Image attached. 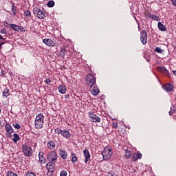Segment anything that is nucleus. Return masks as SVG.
<instances>
[{
	"label": "nucleus",
	"instance_id": "nucleus-13",
	"mask_svg": "<svg viewBox=\"0 0 176 176\" xmlns=\"http://www.w3.org/2000/svg\"><path fill=\"white\" fill-rule=\"evenodd\" d=\"M5 129L8 133V134H12V133H14V130H13V128L12 126L9 124H6L5 126Z\"/></svg>",
	"mask_w": 176,
	"mask_h": 176
},
{
	"label": "nucleus",
	"instance_id": "nucleus-6",
	"mask_svg": "<svg viewBox=\"0 0 176 176\" xmlns=\"http://www.w3.org/2000/svg\"><path fill=\"white\" fill-rule=\"evenodd\" d=\"M22 149L25 156H28V157H30V156H32V148H31V147L25 145L23 146Z\"/></svg>",
	"mask_w": 176,
	"mask_h": 176
},
{
	"label": "nucleus",
	"instance_id": "nucleus-45",
	"mask_svg": "<svg viewBox=\"0 0 176 176\" xmlns=\"http://www.w3.org/2000/svg\"><path fill=\"white\" fill-rule=\"evenodd\" d=\"M173 5L176 7V0H172Z\"/></svg>",
	"mask_w": 176,
	"mask_h": 176
},
{
	"label": "nucleus",
	"instance_id": "nucleus-33",
	"mask_svg": "<svg viewBox=\"0 0 176 176\" xmlns=\"http://www.w3.org/2000/svg\"><path fill=\"white\" fill-rule=\"evenodd\" d=\"M13 127H14V129H16V130H20V129L21 128V126H20V124L19 123H13L12 124Z\"/></svg>",
	"mask_w": 176,
	"mask_h": 176
},
{
	"label": "nucleus",
	"instance_id": "nucleus-44",
	"mask_svg": "<svg viewBox=\"0 0 176 176\" xmlns=\"http://www.w3.org/2000/svg\"><path fill=\"white\" fill-rule=\"evenodd\" d=\"M147 16H148V17H149L150 19H152L153 14H151V13H148V14H147Z\"/></svg>",
	"mask_w": 176,
	"mask_h": 176
},
{
	"label": "nucleus",
	"instance_id": "nucleus-3",
	"mask_svg": "<svg viewBox=\"0 0 176 176\" xmlns=\"http://www.w3.org/2000/svg\"><path fill=\"white\" fill-rule=\"evenodd\" d=\"M96 78L94 76V75L91 74H89L87 76H86V82H87V86H94V85H96Z\"/></svg>",
	"mask_w": 176,
	"mask_h": 176
},
{
	"label": "nucleus",
	"instance_id": "nucleus-28",
	"mask_svg": "<svg viewBox=\"0 0 176 176\" xmlns=\"http://www.w3.org/2000/svg\"><path fill=\"white\" fill-rule=\"evenodd\" d=\"M126 159H130L131 157V152L129 150H126L125 151V155H124Z\"/></svg>",
	"mask_w": 176,
	"mask_h": 176
},
{
	"label": "nucleus",
	"instance_id": "nucleus-40",
	"mask_svg": "<svg viewBox=\"0 0 176 176\" xmlns=\"http://www.w3.org/2000/svg\"><path fill=\"white\" fill-rule=\"evenodd\" d=\"M45 83H46V85H50V83H52V80H50V78H46L45 80H44Z\"/></svg>",
	"mask_w": 176,
	"mask_h": 176
},
{
	"label": "nucleus",
	"instance_id": "nucleus-9",
	"mask_svg": "<svg viewBox=\"0 0 176 176\" xmlns=\"http://www.w3.org/2000/svg\"><path fill=\"white\" fill-rule=\"evenodd\" d=\"M89 116L91 118V122H94V123H100L101 122V118L93 113H89Z\"/></svg>",
	"mask_w": 176,
	"mask_h": 176
},
{
	"label": "nucleus",
	"instance_id": "nucleus-11",
	"mask_svg": "<svg viewBox=\"0 0 176 176\" xmlns=\"http://www.w3.org/2000/svg\"><path fill=\"white\" fill-rule=\"evenodd\" d=\"M163 89H164L167 92H170L174 89V85L167 83L163 86Z\"/></svg>",
	"mask_w": 176,
	"mask_h": 176
},
{
	"label": "nucleus",
	"instance_id": "nucleus-16",
	"mask_svg": "<svg viewBox=\"0 0 176 176\" xmlns=\"http://www.w3.org/2000/svg\"><path fill=\"white\" fill-rule=\"evenodd\" d=\"M157 71H158V72H162V74H164L165 75H167V74H168V70H167V69H166V67H157Z\"/></svg>",
	"mask_w": 176,
	"mask_h": 176
},
{
	"label": "nucleus",
	"instance_id": "nucleus-43",
	"mask_svg": "<svg viewBox=\"0 0 176 176\" xmlns=\"http://www.w3.org/2000/svg\"><path fill=\"white\" fill-rule=\"evenodd\" d=\"M112 127H113V129H118V122H113Z\"/></svg>",
	"mask_w": 176,
	"mask_h": 176
},
{
	"label": "nucleus",
	"instance_id": "nucleus-49",
	"mask_svg": "<svg viewBox=\"0 0 176 176\" xmlns=\"http://www.w3.org/2000/svg\"><path fill=\"white\" fill-rule=\"evenodd\" d=\"M0 49H2V45H1V44H0Z\"/></svg>",
	"mask_w": 176,
	"mask_h": 176
},
{
	"label": "nucleus",
	"instance_id": "nucleus-26",
	"mask_svg": "<svg viewBox=\"0 0 176 176\" xmlns=\"http://www.w3.org/2000/svg\"><path fill=\"white\" fill-rule=\"evenodd\" d=\"M12 12L14 16H16V14H17V7H16L14 3H12Z\"/></svg>",
	"mask_w": 176,
	"mask_h": 176
},
{
	"label": "nucleus",
	"instance_id": "nucleus-22",
	"mask_svg": "<svg viewBox=\"0 0 176 176\" xmlns=\"http://www.w3.org/2000/svg\"><path fill=\"white\" fill-rule=\"evenodd\" d=\"M10 26L14 31H20V30H21V27L17 25L10 24Z\"/></svg>",
	"mask_w": 176,
	"mask_h": 176
},
{
	"label": "nucleus",
	"instance_id": "nucleus-2",
	"mask_svg": "<svg viewBox=\"0 0 176 176\" xmlns=\"http://www.w3.org/2000/svg\"><path fill=\"white\" fill-rule=\"evenodd\" d=\"M45 119V116L43 114L39 113L36 116L35 120V127L36 129H42L43 127V120Z\"/></svg>",
	"mask_w": 176,
	"mask_h": 176
},
{
	"label": "nucleus",
	"instance_id": "nucleus-23",
	"mask_svg": "<svg viewBox=\"0 0 176 176\" xmlns=\"http://www.w3.org/2000/svg\"><path fill=\"white\" fill-rule=\"evenodd\" d=\"M59 155L62 159H67V154L65 151L64 150H60Z\"/></svg>",
	"mask_w": 176,
	"mask_h": 176
},
{
	"label": "nucleus",
	"instance_id": "nucleus-12",
	"mask_svg": "<svg viewBox=\"0 0 176 176\" xmlns=\"http://www.w3.org/2000/svg\"><path fill=\"white\" fill-rule=\"evenodd\" d=\"M83 153L85 157V163H87L89 160H90V153L87 149H85L84 150Z\"/></svg>",
	"mask_w": 176,
	"mask_h": 176
},
{
	"label": "nucleus",
	"instance_id": "nucleus-38",
	"mask_svg": "<svg viewBox=\"0 0 176 176\" xmlns=\"http://www.w3.org/2000/svg\"><path fill=\"white\" fill-rule=\"evenodd\" d=\"M0 34H5V35H6L8 34V30H6V29L3 28L0 30Z\"/></svg>",
	"mask_w": 176,
	"mask_h": 176
},
{
	"label": "nucleus",
	"instance_id": "nucleus-5",
	"mask_svg": "<svg viewBox=\"0 0 176 176\" xmlns=\"http://www.w3.org/2000/svg\"><path fill=\"white\" fill-rule=\"evenodd\" d=\"M46 168L48 170L47 175H53V173L56 170V164L54 162H49L46 165Z\"/></svg>",
	"mask_w": 176,
	"mask_h": 176
},
{
	"label": "nucleus",
	"instance_id": "nucleus-46",
	"mask_svg": "<svg viewBox=\"0 0 176 176\" xmlns=\"http://www.w3.org/2000/svg\"><path fill=\"white\" fill-rule=\"evenodd\" d=\"M6 43V41H1L0 45L2 46L3 45H5Z\"/></svg>",
	"mask_w": 176,
	"mask_h": 176
},
{
	"label": "nucleus",
	"instance_id": "nucleus-51",
	"mask_svg": "<svg viewBox=\"0 0 176 176\" xmlns=\"http://www.w3.org/2000/svg\"><path fill=\"white\" fill-rule=\"evenodd\" d=\"M5 25V27H8V25Z\"/></svg>",
	"mask_w": 176,
	"mask_h": 176
},
{
	"label": "nucleus",
	"instance_id": "nucleus-41",
	"mask_svg": "<svg viewBox=\"0 0 176 176\" xmlns=\"http://www.w3.org/2000/svg\"><path fill=\"white\" fill-rule=\"evenodd\" d=\"M26 176H36L34 172H28Z\"/></svg>",
	"mask_w": 176,
	"mask_h": 176
},
{
	"label": "nucleus",
	"instance_id": "nucleus-24",
	"mask_svg": "<svg viewBox=\"0 0 176 176\" xmlns=\"http://www.w3.org/2000/svg\"><path fill=\"white\" fill-rule=\"evenodd\" d=\"M67 53H68V51H67L65 48H60V56L61 57H65V54H67Z\"/></svg>",
	"mask_w": 176,
	"mask_h": 176
},
{
	"label": "nucleus",
	"instance_id": "nucleus-37",
	"mask_svg": "<svg viewBox=\"0 0 176 176\" xmlns=\"http://www.w3.org/2000/svg\"><path fill=\"white\" fill-rule=\"evenodd\" d=\"M107 176H118V174H116V173H115L113 171H110L108 173Z\"/></svg>",
	"mask_w": 176,
	"mask_h": 176
},
{
	"label": "nucleus",
	"instance_id": "nucleus-7",
	"mask_svg": "<svg viewBox=\"0 0 176 176\" xmlns=\"http://www.w3.org/2000/svg\"><path fill=\"white\" fill-rule=\"evenodd\" d=\"M89 91H91V94H93V96H98V94L100 93V89H98L97 84L90 86Z\"/></svg>",
	"mask_w": 176,
	"mask_h": 176
},
{
	"label": "nucleus",
	"instance_id": "nucleus-29",
	"mask_svg": "<svg viewBox=\"0 0 176 176\" xmlns=\"http://www.w3.org/2000/svg\"><path fill=\"white\" fill-rule=\"evenodd\" d=\"M78 161V157H76V154L72 153V163H75V162Z\"/></svg>",
	"mask_w": 176,
	"mask_h": 176
},
{
	"label": "nucleus",
	"instance_id": "nucleus-35",
	"mask_svg": "<svg viewBox=\"0 0 176 176\" xmlns=\"http://www.w3.org/2000/svg\"><path fill=\"white\" fill-rule=\"evenodd\" d=\"M152 20H155V21H160V18L157 16V15H153L152 16Z\"/></svg>",
	"mask_w": 176,
	"mask_h": 176
},
{
	"label": "nucleus",
	"instance_id": "nucleus-34",
	"mask_svg": "<svg viewBox=\"0 0 176 176\" xmlns=\"http://www.w3.org/2000/svg\"><path fill=\"white\" fill-rule=\"evenodd\" d=\"M55 134H62V133H63V130H61V129H60V128H56V129H55Z\"/></svg>",
	"mask_w": 176,
	"mask_h": 176
},
{
	"label": "nucleus",
	"instance_id": "nucleus-52",
	"mask_svg": "<svg viewBox=\"0 0 176 176\" xmlns=\"http://www.w3.org/2000/svg\"><path fill=\"white\" fill-rule=\"evenodd\" d=\"M5 25V27H8V25Z\"/></svg>",
	"mask_w": 176,
	"mask_h": 176
},
{
	"label": "nucleus",
	"instance_id": "nucleus-18",
	"mask_svg": "<svg viewBox=\"0 0 176 176\" xmlns=\"http://www.w3.org/2000/svg\"><path fill=\"white\" fill-rule=\"evenodd\" d=\"M61 135L65 138H71V133L67 130L62 131Z\"/></svg>",
	"mask_w": 176,
	"mask_h": 176
},
{
	"label": "nucleus",
	"instance_id": "nucleus-17",
	"mask_svg": "<svg viewBox=\"0 0 176 176\" xmlns=\"http://www.w3.org/2000/svg\"><path fill=\"white\" fill-rule=\"evenodd\" d=\"M58 89L59 93H61V94H65L67 91V87H65V85H59Z\"/></svg>",
	"mask_w": 176,
	"mask_h": 176
},
{
	"label": "nucleus",
	"instance_id": "nucleus-15",
	"mask_svg": "<svg viewBox=\"0 0 176 176\" xmlns=\"http://www.w3.org/2000/svg\"><path fill=\"white\" fill-rule=\"evenodd\" d=\"M43 155H45L43 151H40L38 153V159H39L40 163H45L46 162V159H45V157H43Z\"/></svg>",
	"mask_w": 176,
	"mask_h": 176
},
{
	"label": "nucleus",
	"instance_id": "nucleus-20",
	"mask_svg": "<svg viewBox=\"0 0 176 176\" xmlns=\"http://www.w3.org/2000/svg\"><path fill=\"white\" fill-rule=\"evenodd\" d=\"M47 147L48 149H54L56 148V143L51 140L47 144Z\"/></svg>",
	"mask_w": 176,
	"mask_h": 176
},
{
	"label": "nucleus",
	"instance_id": "nucleus-30",
	"mask_svg": "<svg viewBox=\"0 0 176 176\" xmlns=\"http://www.w3.org/2000/svg\"><path fill=\"white\" fill-rule=\"evenodd\" d=\"M41 10V8H33V13L34 16H36L38 13L39 11Z\"/></svg>",
	"mask_w": 176,
	"mask_h": 176
},
{
	"label": "nucleus",
	"instance_id": "nucleus-47",
	"mask_svg": "<svg viewBox=\"0 0 176 176\" xmlns=\"http://www.w3.org/2000/svg\"><path fill=\"white\" fill-rule=\"evenodd\" d=\"M0 39L2 41H6V38L2 37V35L0 34Z\"/></svg>",
	"mask_w": 176,
	"mask_h": 176
},
{
	"label": "nucleus",
	"instance_id": "nucleus-50",
	"mask_svg": "<svg viewBox=\"0 0 176 176\" xmlns=\"http://www.w3.org/2000/svg\"><path fill=\"white\" fill-rule=\"evenodd\" d=\"M2 112V110L0 109V113Z\"/></svg>",
	"mask_w": 176,
	"mask_h": 176
},
{
	"label": "nucleus",
	"instance_id": "nucleus-19",
	"mask_svg": "<svg viewBox=\"0 0 176 176\" xmlns=\"http://www.w3.org/2000/svg\"><path fill=\"white\" fill-rule=\"evenodd\" d=\"M36 16H37L38 19H43L45 17H46V14L40 10L38 14H37Z\"/></svg>",
	"mask_w": 176,
	"mask_h": 176
},
{
	"label": "nucleus",
	"instance_id": "nucleus-36",
	"mask_svg": "<svg viewBox=\"0 0 176 176\" xmlns=\"http://www.w3.org/2000/svg\"><path fill=\"white\" fill-rule=\"evenodd\" d=\"M155 52H156L157 53H163V50H162V48L157 47L155 49Z\"/></svg>",
	"mask_w": 176,
	"mask_h": 176
},
{
	"label": "nucleus",
	"instance_id": "nucleus-42",
	"mask_svg": "<svg viewBox=\"0 0 176 176\" xmlns=\"http://www.w3.org/2000/svg\"><path fill=\"white\" fill-rule=\"evenodd\" d=\"M60 176H67V170H62L60 174Z\"/></svg>",
	"mask_w": 176,
	"mask_h": 176
},
{
	"label": "nucleus",
	"instance_id": "nucleus-39",
	"mask_svg": "<svg viewBox=\"0 0 176 176\" xmlns=\"http://www.w3.org/2000/svg\"><path fill=\"white\" fill-rule=\"evenodd\" d=\"M7 176H17V174L13 172H8Z\"/></svg>",
	"mask_w": 176,
	"mask_h": 176
},
{
	"label": "nucleus",
	"instance_id": "nucleus-4",
	"mask_svg": "<svg viewBox=\"0 0 176 176\" xmlns=\"http://www.w3.org/2000/svg\"><path fill=\"white\" fill-rule=\"evenodd\" d=\"M57 157L58 155L56 151H50L47 156V160L52 163H57Z\"/></svg>",
	"mask_w": 176,
	"mask_h": 176
},
{
	"label": "nucleus",
	"instance_id": "nucleus-48",
	"mask_svg": "<svg viewBox=\"0 0 176 176\" xmlns=\"http://www.w3.org/2000/svg\"><path fill=\"white\" fill-rule=\"evenodd\" d=\"M173 75H175V76H176V70H173Z\"/></svg>",
	"mask_w": 176,
	"mask_h": 176
},
{
	"label": "nucleus",
	"instance_id": "nucleus-27",
	"mask_svg": "<svg viewBox=\"0 0 176 176\" xmlns=\"http://www.w3.org/2000/svg\"><path fill=\"white\" fill-rule=\"evenodd\" d=\"M3 96L4 97H9V96H10V91H9L8 89H4V91H3Z\"/></svg>",
	"mask_w": 176,
	"mask_h": 176
},
{
	"label": "nucleus",
	"instance_id": "nucleus-8",
	"mask_svg": "<svg viewBox=\"0 0 176 176\" xmlns=\"http://www.w3.org/2000/svg\"><path fill=\"white\" fill-rule=\"evenodd\" d=\"M140 41L142 45H146V42L148 41V33H146V30H143L140 34Z\"/></svg>",
	"mask_w": 176,
	"mask_h": 176
},
{
	"label": "nucleus",
	"instance_id": "nucleus-31",
	"mask_svg": "<svg viewBox=\"0 0 176 176\" xmlns=\"http://www.w3.org/2000/svg\"><path fill=\"white\" fill-rule=\"evenodd\" d=\"M24 16L26 17V19H29V17H31V11L27 10L24 12Z\"/></svg>",
	"mask_w": 176,
	"mask_h": 176
},
{
	"label": "nucleus",
	"instance_id": "nucleus-14",
	"mask_svg": "<svg viewBox=\"0 0 176 176\" xmlns=\"http://www.w3.org/2000/svg\"><path fill=\"white\" fill-rule=\"evenodd\" d=\"M141 157H142V154L140 153H135L133 155L132 159L133 162H137V160H138V159H141Z\"/></svg>",
	"mask_w": 176,
	"mask_h": 176
},
{
	"label": "nucleus",
	"instance_id": "nucleus-25",
	"mask_svg": "<svg viewBox=\"0 0 176 176\" xmlns=\"http://www.w3.org/2000/svg\"><path fill=\"white\" fill-rule=\"evenodd\" d=\"M14 138L12 139V141L16 144L17 141H20V136H19V135L17 133H14L13 135Z\"/></svg>",
	"mask_w": 176,
	"mask_h": 176
},
{
	"label": "nucleus",
	"instance_id": "nucleus-21",
	"mask_svg": "<svg viewBox=\"0 0 176 176\" xmlns=\"http://www.w3.org/2000/svg\"><path fill=\"white\" fill-rule=\"evenodd\" d=\"M158 28L160 31H167V28L162 22H158Z\"/></svg>",
	"mask_w": 176,
	"mask_h": 176
},
{
	"label": "nucleus",
	"instance_id": "nucleus-32",
	"mask_svg": "<svg viewBox=\"0 0 176 176\" xmlns=\"http://www.w3.org/2000/svg\"><path fill=\"white\" fill-rule=\"evenodd\" d=\"M47 5L48 8H53V6H54V5H55L54 1H53V0L50 1Z\"/></svg>",
	"mask_w": 176,
	"mask_h": 176
},
{
	"label": "nucleus",
	"instance_id": "nucleus-10",
	"mask_svg": "<svg viewBox=\"0 0 176 176\" xmlns=\"http://www.w3.org/2000/svg\"><path fill=\"white\" fill-rule=\"evenodd\" d=\"M43 42L45 43V45H47V46H50L51 47H53V46H55L56 45V43H54V41L50 38L43 39Z\"/></svg>",
	"mask_w": 176,
	"mask_h": 176
},
{
	"label": "nucleus",
	"instance_id": "nucleus-1",
	"mask_svg": "<svg viewBox=\"0 0 176 176\" xmlns=\"http://www.w3.org/2000/svg\"><path fill=\"white\" fill-rule=\"evenodd\" d=\"M112 155H113V151L112 150V146H105L102 151L103 160H109V159L112 157Z\"/></svg>",
	"mask_w": 176,
	"mask_h": 176
}]
</instances>
